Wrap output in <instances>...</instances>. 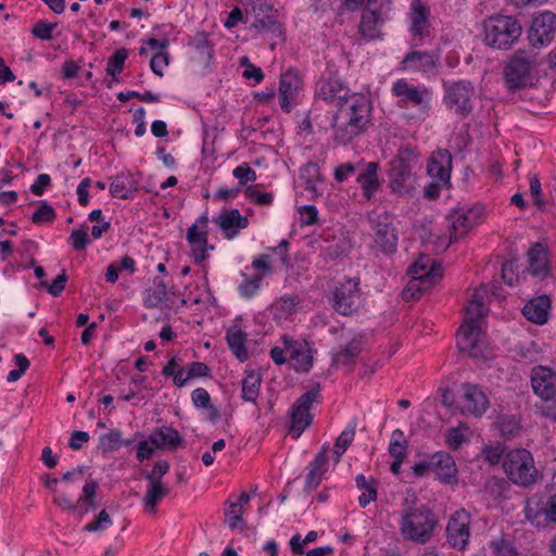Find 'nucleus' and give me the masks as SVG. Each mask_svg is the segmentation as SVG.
<instances>
[{
  "instance_id": "15",
  "label": "nucleus",
  "mask_w": 556,
  "mask_h": 556,
  "mask_svg": "<svg viewBox=\"0 0 556 556\" xmlns=\"http://www.w3.org/2000/svg\"><path fill=\"white\" fill-rule=\"evenodd\" d=\"M556 33V14L543 11L533 17L528 39L532 47L541 48L549 45Z\"/></svg>"
},
{
  "instance_id": "26",
  "label": "nucleus",
  "mask_w": 556,
  "mask_h": 556,
  "mask_svg": "<svg viewBox=\"0 0 556 556\" xmlns=\"http://www.w3.org/2000/svg\"><path fill=\"white\" fill-rule=\"evenodd\" d=\"M328 446L324 445L321 451L315 455V458L309 463L308 472L305 478V491L311 492L315 490L321 482L323 476L328 469L327 463Z\"/></svg>"
},
{
  "instance_id": "49",
  "label": "nucleus",
  "mask_w": 556,
  "mask_h": 556,
  "mask_svg": "<svg viewBox=\"0 0 556 556\" xmlns=\"http://www.w3.org/2000/svg\"><path fill=\"white\" fill-rule=\"evenodd\" d=\"M252 28H254L258 34L268 31L276 33L280 31V24L278 23L276 15L256 16L255 22L252 24Z\"/></svg>"
},
{
  "instance_id": "54",
  "label": "nucleus",
  "mask_w": 556,
  "mask_h": 556,
  "mask_svg": "<svg viewBox=\"0 0 556 556\" xmlns=\"http://www.w3.org/2000/svg\"><path fill=\"white\" fill-rule=\"evenodd\" d=\"M298 304V298L294 295H283L275 302V309L280 313V316L287 317L292 314Z\"/></svg>"
},
{
  "instance_id": "19",
  "label": "nucleus",
  "mask_w": 556,
  "mask_h": 556,
  "mask_svg": "<svg viewBox=\"0 0 556 556\" xmlns=\"http://www.w3.org/2000/svg\"><path fill=\"white\" fill-rule=\"evenodd\" d=\"M316 97L337 108L350 99V90L337 78H321L316 85Z\"/></svg>"
},
{
  "instance_id": "28",
  "label": "nucleus",
  "mask_w": 556,
  "mask_h": 556,
  "mask_svg": "<svg viewBox=\"0 0 556 556\" xmlns=\"http://www.w3.org/2000/svg\"><path fill=\"white\" fill-rule=\"evenodd\" d=\"M281 342L289 357L294 362V369L303 372L308 371L313 365V357L308 354V351H303L300 343L288 336H282Z\"/></svg>"
},
{
  "instance_id": "45",
  "label": "nucleus",
  "mask_w": 556,
  "mask_h": 556,
  "mask_svg": "<svg viewBox=\"0 0 556 556\" xmlns=\"http://www.w3.org/2000/svg\"><path fill=\"white\" fill-rule=\"evenodd\" d=\"M408 447L407 440L401 429H395L391 433L389 443V454L392 458H405Z\"/></svg>"
},
{
  "instance_id": "44",
  "label": "nucleus",
  "mask_w": 556,
  "mask_h": 556,
  "mask_svg": "<svg viewBox=\"0 0 556 556\" xmlns=\"http://www.w3.org/2000/svg\"><path fill=\"white\" fill-rule=\"evenodd\" d=\"M153 285L154 288L147 291L144 299L146 306L150 308L157 307L163 302L167 293L166 285L163 278L155 277L153 279Z\"/></svg>"
},
{
  "instance_id": "29",
  "label": "nucleus",
  "mask_w": 556,
  "mask_h": 556,
  "mask_svg": "<svg viewBox=\"0 0 556 556\" xmlns=\"http://www.w3.org/2000/svg\"><path fill=\"white\" fill-rule=\"evenodd\" d=\"M379 163L369 162L366 164L365 169L358 174L357 182L361 185L363 197L367 201H371L376 192L380 188L378 178Z\"/></svg>"
},
{
  "instance_id": "53",
  "label": "nucleus",
  "mask_w": 556,
  "mask_h": 556,
  "mask_svg": "<svg viewBox=\"0 0 556 556\" xmlns=\"http://www.w3.org/2000/svg\"><path fill=\"white\" fill-rule=\"evenodd\" d=\"M232 175L238 179L241 186L256 180V172L248 163H242L232 170Z\"/></svg>"
},
{
  "instance_id": "23",
  "label": "nucleus",
  "mask_w": 556,
  "mask_h": 556,
  "mask_svg": "<svg viewBox=\"0 0 556 556\" xmlns=\"http://www.w3.org/2000/svg\"><path fill=\"white\" fill-rule=\"evenodd\" d=\"M214 223L223 230L225 238L233 239L241 229L249 225L248 217L240 214L239 210H224L214 218Z\"/></svg>"
},
{
  "instance_id": "11",
  "label": "nucleus",
  "mask_w": 556,
  "mask_h": 556,
  "mask_svg": "<svg viewBox=\"0 0 556 556\" xmlns=\"http://www.w3.org/2000/svg\"><path fill=\"white\" fill-rule=\"evenodd\" d=\"M359 278H345L339 281L332 291V307L341 315L356 312L361 298Z\"/></svg>"
},
{
  "instance_id": "10",
  "label": "nucleus",
  "mask_w": 556,
  "mask_h": 556,
  "mask_svg": "<svg viewBox=\"0 0 556 556\" xmlns=\"http://www.w3.org/2000/svg\"><path fill=\"white\" fill-rule=\"evenodd\" d=\"M410 275L409 290H416L419 293L429 291L441 278L442 269L427 255H421L408 268Z\"/></svg>"
},
{
  "instance_id": "56",
  "label": "nucleus",
  "mask_w": 556,
  "mask_h": 556,
  "mask_svg": "<svg viewBox=\"0 0 556 556\" xmlns=\"http://www.w3.org/2000/svg\"><path fill=\"white\" fill-rule=\"evenodd\" d=\"M227 523L230 529H236L243 522L241 503H229V508L225 510Z\"/></svg>"
},
{
  "instance_id": "61",
  "label": "nucleus",
  "mask_w": 556,
  "mask_h": 556,
  "mask_svg": "<svg viewBox=\"0 0 556 556\" xmlns=\"http://www.w3.org/2000/svg\"><path fill=\"white\" fill-rule=\"evenodd\" d=\"M321 255L327 261H333L345 255V249L340 240L333 241L332 243L321 248Z\"/></svg>"
},
{
  "instance_id": "9",
  "label": "nucleus",
  "mask_w": 556,
  "mask_h": 556,
  "mask_svg": "<svg viewBox=\"0 0 556 556\" xmlns=\"http://www.w3.org/2000/svg\"><path fill=\"white\" fill-rule=\"evenodd\" d=\"M319 387L313 388L302 394L291 406L289 410L290 428L289 434L293 439L300 438L306 428L313 422L311 413L312 405L317 402Z\"/></svg>"
},
{
  "instance_id": "35",
  "label": "nucleus",
  "mask_w": 556,
  "mask_h": 556,
  "mask_svg": "<svg viewBox=\"0 0 556 556\" xmlns=\"http://www.w3.org/2000/svg\"><path fill=\"white\" fill-rule=\"evenodd\" d=\"M226 340L230 350L240 362L248 359L249 353L245 346L247 334L239 326L233 325L227 329Z\"/></svg>"
},
{
  "instance_id": "7",
  "label": "nucleus",
  "mask_w": 556,
  "mask_h": 556,
  "mask_svg": "<svg viewBox=\"0 0 556 556\" xmlns=\"http://www.w3.org/2000/svg\"><path fill=\"white\" fill-rule=\"evenodd\" d=\"M534 60L525 50L516 51L504 68V78L508 89L517 90L532 84Z\"/></svg>"
},
{
  "instance_id": "16",
  "label": "nucleus",
  "mask_w": 556,
  "mask_h": 556,
  "mask_svg": "<svg viewBox=\"0 0 556 556\" xmlns=\"http://www.w3.org/2000/svg\"><path fill=\"white\" fill-rule=\"evenodd\" d=\"M208 217L202 214L187 230V241L195 263H202L207 257Z\"/></svg>"
},
{
  "instance_id": "38",
  "label": "nucleus",
  "mask_w": 556,
  "mask_h": 556,
  "mask_svg": "<svg viewBox=\"0 0 556 556\" xmlns=\"http://www.w3.org/2000/svg\"><path fill=\"white\" fill-rule=\"evenodd\" d=\"M540 516H544L547 522L556 523V494L548 496L539 510H534L533 508L526 509V517L532 523L536 522V525H539L536 519Z\"/></svg>"
},
{
  "instance_id": "17",
  "label": "nucleus",
  "mask_w": 556,
  "mask_h": 556,
  "mask_svg": "<svg viewBox=\"0 0 556 556\" xmlns=\"http://www.w3.org/2000/svg\"><path fill=\"white\" fill-rule=\"evenodd\" d=\"M463 413L477 418L482 417L490 407V401L482 388L475 383H463L460 386Z\"/></svg>"
},
{
  "instance_id": "25",
  "label": "nucleus",
  "mask_w": 556,
  "mask_h": 556,
  "mask_svg": "<svg viewBox=\"0 0 556 556\" xmlns=\"http://www.w3.org/2000/svg\"><path fill=\"white\" fill-rule=\"evenodd\" d=\"M301 86L302 80L296 71L288 70L281 74L279 83L280 106L285 112L289 113L291 111L290 101L295 98Z\"/></svg>"
},
{
  "instance_id": "3",
  "label": "nucleus",
  "mask_w": 556,
  "mask_h": 556,
  "mask_svg": "<svg viewBox=\"0 0 556 556\" xmlns=\"http://www.w3.org/2000/svg\"><path fill=\"white\" fill-rule=\"evenodd\" d=\"M418 165V154L410 146L400 147L394 159L389 163V188L399 195L409 194L416 182L415 169Z\"/></svg>"
},
{
  "instance_id": "60",
  "label": "nucleus",
  "mask_w": 556,
  "mask_h": 556,
  "mask_svg": "<svg viewBox=\"0 0 556 556\" xmlns=\"http://www.w3.org/2000/svg\"><path fill=\"white\" fill-rule=\"evenodd\" d=\"M67 279L66 271L63 269L50 285L42 281L41 286H45L52 296H59L64 290Z\"/></svg>"
},
{
  "instance_id": "12",
  "label": "nucleus",
  "mask_w": 556,
  "mask_h": 556,
  "mask_svg": "<svg viewBox=\"0 0 556 556\" xmlns=\"http://www.w3.org/2000/svg\"><path fill=\"white\" fill-rule=\"evenodd\" d=\"M391 91L397 98V106L401 109L418 108L421 112L429 110L430 92L427 88L420 89L401 78L393 83Z\"/></svg>"
},
{
  "instance_id": "42",
  "label": "nucleus",
  "mask_w": 556,
  "mask_h": 556,
  "mask_svg": "<svg viewBox=\"0 0 556 556\" xmlns=\"http://www.w3.org/2000/svg\"><path fill=\"white\" fill-rule=\"evenodd\" d=\"M52 502L61 509L73 513L78 518H83L89 511V507L83 503V497H79L77 503H74L66 494L56 493Z\"/></svg>"
},
{
  "instance_id": "40",
  "label": "nucleus",
  "mask_w": 556,
  "mask_h": 556,
  "mask_svg": "<svg viewBox=\"0 0 556 556\" xmlns=\"http://www.w3.org/2000/svg\"><path fill=\"white\" fill-rule=\"evenodd\" d=\"M262 377L255 371L247 372L241 381V396L247 402L255 403L260 393Z\"/></svg>"
},
{
  "instance_id": "52",
  "label": "nucleus",
  "mask_w": 556,
  "mask_h": 556,
  "mask_svg": "<svg viewBox=\"0 0 556 556\" xmlns=\"http://www.w3.org/2000/svg\"><path fill=\"white\" fill-rule=\"evenodd\" d=\"M506 453L505 446L502 444L488 445L482 450V455L490 465L503 463Z\"/></svg>"
},
{
  "instance_id": "27",
  "label": "nucleus",
  "mask_w": 556,
  "mask_h": 556,
  "mask_svg": "<svg viewBox=\"0 0 556 556\" xmlns=\"http://www.w3.org/2000/svg\"><path fill=\"white\" fill-rule=\"evenodd\" d=\"M438 55L429 51H410L402 60V70L428 72L435 67Z\"/></svg>"
},
{
  "instance_id": "47",
  "label": "nucleus",
  "mask_w": 556,
  "mask_h": 556,
  "mask_svg": "<svg viewBox=\"0 0 556 556\" xmlns=\"http://www.w3.org/2000/svg\"><path fill=\"white\" fill-rule=\"evenodd\" d=\"M243 281L239 285L238 291L240 295L244 299H251L254 296L260 289L263 275H253L251 277L247 276L245 274H242Z\"/></svg>"
},
{
  "instance_id": "63",
  "label": "nucleus",
  "mask_w": 556,
  "mask_h": 556,
  "mask_svg": "<svg viewBox=\"0 0 556 556\" xmlns=\"http://www.w3.org/2000/svg\"><path fill=\"white\" fill-rule=\"evenodd\" d=\"M169 463L167 460H157L153 469L146 473L147 481L162 482V478L168 472Z\"/></svg>"
},
{
  "instance_id": "33",
  "label": "nucleus",
  "mask_w": 556,
  "mask_h": 556,
  "mask_svg": "<svg viewBox=\"0 0 556 556\" xmlns=\"http://www.w3.org/2000/svg\"><path fill=\"white\" fill-rule=\"evenodd\" d=\"M149 441L155 448H177L182 439L179 432L173 427H161L156 429L150 437Z\"/></svg>"
},
{
  "instance_id": "4",
  "label": "nucleus",
  "mask_w": 556,
  "mask_h": 556,
  "mask_svg": "<svg viewBox=\"0 0 556 556\" xmlns=\"http://www.w3.org/2000/svg\"><path fill=\"white\" fill-rule=\"evenodd\" d=\"M483 31L486 46L508 50L520 38L522 26L513 15L495 14L483 21Z\"/></svg>"
},
{
  "instance_id": "62",
  "label": "nucleus",
  "mask_w": 556,
  "mask_h": 556,
  "mask_svg": "<svg viewBox=\"0 0 556 556\" xmlns=\"http://www.w3.org/2000/svg\"><path fill=\"white\" fill-rule=\"evenodd\" d=\"M211 375L210 367L203 362H192L187 366V379H195L208 377Z\"/></svg>"
},
{
  "instance_id": "50",
  "label": "nucleus",
  "mask_w": 556,
  "mask_h": 556,
  "mask_svg": "<svg viewBox=\"0 0 556 556\" xmlns=\"http://www.w3.org/2000/svg\"><path fill=\"white\" fill-rule=\"evenodd\" d=\"M490 548L496 556H517L513 542L506 538H500L490 542Z\"/></svg>"
},
{
  "instance_id": "58",
  "label": "nucleus",
  "mask_w": 556,
  "mask_h": 556,
  "mask_svg": "<svg viewBox=\"0 0 556 556\" xmlns=\"http://www.w3.org/2000/svg\"><path fill=\"white\" fill-rule=\"evenodd\" d=\"M355 433H356L355 422L349 424L348 427L337 438L334 446H337L343 451H346L348 447L352 444Z\"/></svg>"
},
{
  "instance_id": "2",
  "label": "nucleus",
  "mask_w": 556,
  "mask_h": 556,
  "mask_svg": "<svg viewBox=\"0 0 556 556\" xmlns=\"http://www.w3.org/2000/svg\"><path fill=\"white\" fill-rule=\"evenodd\" d=\"M438 523L435 514L428 506L412 505L407 501L403 504L399 531L404 540L426 544L433 536Z\"/></svg>"
},
{
  "instance_id": "51",
  "label": "nucleus",
  "mask_w": 556,
  "mask_h": 556,
  "mask_svg": "<svg viewBox=\"0 0 556 556\" xmlns=\"http://www.w3.org/2000/svg\"><path fill=\"white\" fill-rule=\"evenodd\" d=\"M193 46L205 62H210L212 60L214 53L213 46L204 33L199 34L194 38Z\"/></svg>"
},
{
  "instance_id": "59",
  "label": "nucleus",
  "mask_w": 556,
  "mask_h": 556,
  "mask_svg": "<svg viewBox=\"0 0 556 556\" xmlns=\"http://www.w3.org/2000/svg\"><path fill=\"white\" fill-rule=\"evenodd\" d=\"M112 525V519L105 509H102L92 522L85 526V530L96 532L103 530Z\"/></svg>"
},
{
  "instance_id": "20",
  "label": "nucleus",
  "mask_w": 556,
  "mask_h": 556,
  "mask_svg": "<svg viewBox=\"0 0 556 556\" xmlns=\"http://www.w3.org/2000/svg\"><path fill=\"white\" fill-rule=\"evenodd\" d=\"M533 392L543 401H551L556 396V375L544 366H536L531 372Z\"/></svg>"
},
{
  "instance_id": "30",
  "label": "nucleus",
  "mask_w": 556,
  "mask_h": 556,
  "mask_svg": "<svg viewBox=\"0 0 556 556\" xmlns=\"http://www.w3.org/2000/svg\"><path fill=\"white\" fill-rule=\"evenodd\" d=\"M384 18L380 10L366 9L362 13L358 30L366 40H374L380 37V26Z\"/></svg>"
},
{
  "instance_id": "21",
  "label": "nucleus",
  "mask_w": 556,
  "mask_h": 556,
  "mask_svg": "<svg viewBox=\"0 0 556 556\" xmlns=\"http://www.w3.org/2000/svg\"><path fill=\"white\" fill-rule=\"evenodd\" d=\"M430 9L420 0H414L410 3L409 11V31L414 38L422 40L431 35V24L429 21Z\"/></svg>"
},
{
  "instance_id": "8",
  "label": "nucleus",
  "mask_w": 556,
  "mask_h": 556,
  "mask_svg": "<svg viewBox=\"0 0 556 556\" xmlns=\"http://www.w3.org/2000/svg\"><path fill=\"white\" fill-rule=\"evenodd\" d=\"M375 244L386 254L396 251L399 235L392 216L388 212L371 213L368 217Z\"/></svg>"
},
{
  "instance_id": "36",
  "label": "nucleus",
  "mask_w": 556,
  "mask_h": 556,
  "mask_svg": "<svg viewBox=\"0 0 556 556\" xmlns=\"http://www.w3.org/2000/svg\"><path fill=\"white\" fill-rule=\"evenodd\" d=\"M529 271L535 277L547 275V258L544 247L541 243L533 244L528 251Z\"/></svg>"
},
{
  "instance_id": "46",
  "label": "nucleus",
  "mask_w": 556,
  "mask_h": 556,
  "mask_svg": "<svg viewBox=\"0 0 556 556\" xmlns=\"http://www.w3.org/2000/svg\"><path fill=\"white\" fill-rule=\"evenodd\" d=\"M128 58V50L126 48H121L115 51L113 55H111L108 60L106 64V74L115 77L121 74L124 70V64L126 59Z\"/></svg>"
},
{
  "instance_id": "43",
  "label": "nucleus",
  "mask_w": 556,
  "mask_h": 556,
  "mask_svg": "<svg viewBox=\"0 0 556 556\" xmlns=\"http://www.w3.org/2000/svg\"><path fill=\"white\" fill-rule=\"evenodd\" d=\"M486 308L484 305L483 295L478 290L472 294V299L466 307L465 321L478 323L485 315Z\"/></svg>"
},
{
  "instance_id": "22",
  "label": "nucleus",
  "mask_w": 556,
  "mask_h": 556,
  "mask_svg": "<svg viewBox=\"0 0 556 556\" xmlns=\"http://www.w3.org/2000/svg\"><path fill=\"white\" fill-rule=\"evenodd\" d=\"M452 172V154L447 149H438L432 152L427 164V174L432 179L450 182Z\"/></svg>"
},
{
  "instance_id": "14",
  "label": "nucleus",
  "mask_w": 556,
  "mask_h": 556,
  "mask_svg": "<svg viewBox=\"0 0 556 556\" xmlns=\"http://www.w3.org/2000/svg\"><path fill=\"white\" fill-rule=\"evenodd\" d=\"M482 212L478 207L462 206L447 215L450 223V242L457 241L476 227L481 219Z\"/></svg>"
},
{
  "instance_id": "5",
  "label": "nucleus",
  "mask_w": 556,
  "mask_h": 556,
  "mask_svg": "<svg viewBox=\"0 0 556 556\" xmlns=\"http://www.w3.org/2000/svg\"><path fill=\"white\" fill-rule=\"evenodd\" d=\"M503 470L511 483L522 488H531L540 479L533 455L522 447L507 451L503 460Z\"/></svg>"
},
{
  "instance_id": "31",
  "label": "nucleus",
  "mask_w": 556,
  "mask_h": 556,
  "mask_svg": "<svg viewBox=\"0 0 556 556\" xmlns=\"http://www.w3.org/2000/svg\"><path fill=\"white\" fill-rule=\"evenodd\" d=\"M137 190L138 180L130 173L122 172L117 174L110 185V193L113 198L130 199Z\"/></svg>"
},
{
  "instance_id": "64",
  "label": "nucleus",
  "mask_w": 556,
  "mask_h": 556,
  "mask_svg": "<svg viewBox=\"0 0 556 556\" xmlns=\"http://www.w3.org/2000/svg\"><path fill=\"white\" fill-rule=\"evenodd\" d=\"M90 242L88 233L84 229L73 230L70 236V243L75 251H81L86 249Z\"/></svg>"
},
{
  "instance_id": "24",
  "label": "nucleus",
  "mask_w": 556,
  "mask_h": 556,
  "mask_svg": "<svg viewBox=\"0 0 556 556\" xmlns=\"http://www.w3.org/2000/svg\"><path fill=\"white\" fill-rule=\"evenodd\" d=\"M430 465L432 472L441 482L450 484L456 481V464L448 453L443 451L433 453L430 456Z\"/></svg>"
},
{
  "instance_id": "55",
  "label": "nucleus",
  "mask_w": 556,
  "mask_h": 556,
  "mask_svg": "<svg viewBox=\"0 0 556 556\" xmlns=\"http://www.w3.org/2000/svg\"><path fill=\"white\" fill-rule=\"evenodd\" d=\"M98 486V482L93 479L87 480L83 486V503L85 504V506L89 507V509H94L97 507L94 496Z\"/></svg>"
},
{
  "instance_id": "57",
  "label": "nucleus",
  "mask_w": 556,
  "mask_h": 556,
  "mask_svg": "<svg viewBox=\"0 0 556 556\" xmlns=\"http://www.w3.org/2000/svg\"><path fill=\"white\" fill-rule=\"evenodd\" d=\"M245 197L257 205H270L274 200L273 193L260 192L252 186L245 189Z\"/></svg>"
},
{
  "instance_id": "13",
  "label": "nucleus",
  "mask_w": 556,
  "mask_h": 556,
  "mask_svg": "<svg viewBox=\"0 0 556 556\" xmlns=\"http://www.w3.org/2000/svg\"><path fill=\"white\" fill-rule=\"evenodd\" d=\"M471 516L465 509L460 508L454 511L446 525V540L450 546L457 551H464L470 538Z\"/></svg>"
},
{
  "instance_id": "1",
  "label": "nucleus",
  "mask_w": 556,
  "mask_h": 556,
  "mask_svg": "<svg viewBox=\"0 0 556 556\" xmlns=\"http://www.w3.org/2000/svg\"><path fill=\"white\" fill-rule=\"evenodd\" d=\"M371 118V103L361 93H352L350 99L338 108L332 117L333 138L340 144L351 142L363 134Z\"/></svg>"
},
{
  "instance_id": "34",
  "label": "nucleus",
  "mask_w": 556,
  "mask_h": 556,
  "mask_svg": "<svg viewBox=\"0 0 556 556\" xmlns=\"http://www.w3.org/2000/svg\"><path fill=\"white\" fill-rule=\"evenodd\" d=\"M363 351V340L355 337L342 346L338 352L332 354V364L336 366H349L355 363L356 358Z\"/></svg>"
},
{
  "instance_id": "41",
  "label": "nucleus",
  "mask_w": 556,
  "mask_h": 556,
  "mask_svg": "<svg viewBox=\"0 0 556 556\" xmlns=\"http://www.w3.org/2000/svg\"><path fill=\"white\" fill-rule=\"evenodd\" d=\"M136 442V438L126 439L122 438V431L118 429L111 430L100 437L99 445L103 452H114L121 446H128Z\"/></svg>"
},
{
  "instance_id": "37",
  "label": "nucleus",
  "mask_w": 556,
  "mask_h": 556,
  "mask_svg": "<svg viewBox=\"0 0 556 556\" xmlns=\"http://www.w3.org/2000/svg\"><path fill=\"white\" fill-rule=\"evenodd\" d=\"M355 483L358 490L363 491L358 496V504L365 508L369 503L378 498V482L375 478H366L364 475H357Z\"/></svg>"
},
{
  "instance_id": "18",
  "label": "nucleus",
  "mask_w": 556,
  "mask_h": 556,
  "mask_svg": "<svg viewBox=\"0 0 556 556\" xmlns=\"http://www.w3.org/2000/svg\"><path fill=\"white\" fill-rule=\"evenodd\" d=\"M457 345L472 358L483 357V341L478 323L465 321L458 330Z\"/></svg>"
},
{
  "instance_id": "6",
  "label": "nucleus",
  "mask_w": 556,
  "mask_h": 556,
  "mask_svg": "<svg viewBox=\"0 0 556 556\" xmlns=\"http://www.w3.org/2000/svg\"><path fill=\"white\" fill-rule=\"evenodd\" d=\"M443 88V102L446 108L459 118H467L473 110L476 96L472 83L466 79L444 81Z\"/></svg>"
},
{
  "instance_id": "32",
  "label": "nucleus",
  "mask_w": 556,
  "mask_h": 556,
  "mask_svg": "<svg viewBox=\"0 0 556 556\" xmlns=\"http://www.w3.org/2000/svg\"><path fill=\"white\" fill-rule=\"evenodd\" d=\"M549 305V298L547 295H540L525 304L522 314L528 320L543 325L547 321Z\"/></svg>"
},
{
  "instance_id": "48",
  "label": "nucleus",
  "mask_w": 556,
  "mask_h": 556,
  "mask_svg": "<svg viewBox=\"0 0 556 556\" xmlns=\"http://www.w3.org/2000/svg\"><path fill=\"white\" fill-rule=\"evenodd\" d=\"M56 217L55 210L47 202H41L38 210L31 215V222L36 225L51 224Z\"/></svg>"
},
{
  "instance_id": "39",
  "label": "nucleus",
  "mask_w": 556,
  "mask_h": 556,
  "mask_svg": "<svg viewBox=\"0 0 556 556\" xmlns=\"http://www.w3.org/2000/svg\"><path fill=\"white\" fill-rule=\"evenodd\" d=\"M148 490L142 498V502L150 511H156L157 503L169 493V489L163 482L148 481Z\"/></svg>"
}]
</instances>
